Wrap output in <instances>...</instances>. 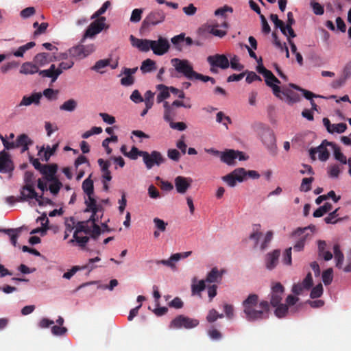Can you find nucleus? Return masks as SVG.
<instances>
[{"label": "nucleus", "mask_w": 351, "mask_h": 351, "mask_svg": "<svg viewBox=\"0 0 351 351\" xmlns=\"http://www.w3.org/2000/svg\"><path fill=\"white\" fill-rule=\"evenodd\" d=\"M244 317L250 322L266 318L269 313V304L265 300H260L256 294H250L243 300Z\"/></svg>", "instance_id": "f257e3e1"}, {"label": "nucleus", "mask_w": 351, "mask_h": 351, "mask_svg": "<svg viewBox=\"0 0 351 351\" xmlns=\"http://www.w3.org/2000/svg\"><path fill=\"white\" fill-rule=\"evenodd\" d=\"M101 234L100 228L95 223L94 219L77 223L72 239L68 243L84 247L89 240V237L97 238Z\"/></svg>", "instance_id": "f03ea898"}, {"label": "nucleus", "mask_w": 351, "mask_h": 351, "mask_svg": "<svg viewBox=\"0 0 351 351\" xmlns=\"http://www.w3.org/2000/svg\"><path fill=\"white\" fill-rule=\"evenodd\" d=\"M232 8L228 5H225L215 10V15L221 17L220 21H210L208 25V31L215 36L223 38L227 34L228 28V22L226 21V13L232 12Z\"/></svg>", "instance_id": "7ed1b4c3"}, {"label": "nucleus", "mask_w": 351, "mask_h": 351, "mask_svg": "<svg viewBox=\"0 0 351 351\" xmlns=\"http://www.w3.org/2000/svg\"><path fill=\"white\" fill-rule=\"evenodd\" d=\"M21 199L27 201L32 206L38 205L40 206L51 204V201L44 197L42 195H38L30 185L25 186L21 191Z\"/></svg>", "instance_id": "20e7f679"}, {"label": "nucleus", "mask_w": 351, "mask_h": 351, "mask_svg": "<svg viewBox=\"0 0 351 351\" xmlns=\"http://www.w3.org/2000/svg\"><path fill=\"white\" fill-rule=\"evenodd\" d=\"M256 69L259 73L263 75L266 84L272 88L274 95L280 99H282L281 90L278 86V84H280L279 80L270 71L265 69L263 64L257 65Z\"/></svg>", "instance_id": "39448f33"}, {"label": "nucleus", "mask_w": 351, "mask_h": 351, "mask_svg": "<svg viewBox=\"0 0 351 351\" xmlns=\"http://www.w3.org/2000/svg\"><path fill=\"white\" fill-rule=\"evenodd\" d=\"M298 298L291 295H288L286 300L287 304H279L276 306L275 315L282 318L289 313H295L301 306V304H297Z\"/></svg>", "instance_id": "423d86ee"}, {"label": "nucleus", "mask_w": 351, "mask_h": 351, "mask_svg": "<svg viewBox=\"0 0 351 351\" xmlns=\"http://www.w3.org/2000/svg\"><path fill=\"white\" fill-rule=\"evenodd\" d=\"M175 70L189 80H193L195 71L193 70L191 63L184 59L173 58L171 60Z\"/></svg>", "instance_id": "0eeeda50"}, {"label": "nucleus", "mask_w": 351, "mask_h": 351, "mask_svg": "<svg viewBox=\"0 0 351 351\" xmlns=\"http://www.w3.org/2000/svg\"><path fill=\"white\" fill-rule=\"evenodd\" d=\"M74 63L72 60H67L60 63L58 68L54 64H51L49 69L43 70L39 72V74L43 77H51L52 82H55L58 77L62 73L63 70H66L71 68Z\"/></svg>", "instance_id": "6e6552de"}, {"label": "nucleus", "mask_w": 351, "mask_h": 351, "mask_svg": "<svg viewBox=\"0 0 351 351\" xmlns=\"http://www.w3.org/2000/svg\"><path fill=\"white\" fill-rule=\"evenodd\" d=\"M85 204L86 208L85 212H90L92 213L89 219H94L95 222L98 220L99 217L102 215V204L100 201L97 200L95 198V195L93 196L85 197Z\"/></svg>", "instance_id": "1a4fd4ad"}, {"label": "nucleus", "mask_w": 351, "mask_h": 351, "mask_svg": "<svg viewBox=\"0 0 351 351\" xmlns=\"http://www.w3.org/2000/svg\"><path fill=\"white\" fill-rule=\"evenodd\" d=\"M245 169L242 167L237 168L231 173L222 177V180L229 186L234 187L237 183H241L245 181Z\"/></svg>", "instance_id": "9d476101"}, {"label": "nucleus", "mask_w": 351, "mask_h": 351, "mask_svg": "<svg viewBox=\"0 0 351 351\" xmlns=\"http://www.w3.org/2000/svg\"><path fill=\"white\" fill-rule=\"evenodd\" d=\"M220 158L223 162L228 165H234L237 159L240 161L246 160L247 157L242 152L228 149L221 152Z\"/></svg>", "instance_id": "9b49d317"}, {"label": "nucleus", "mask_w": 351, "mask_h": 351, "mask_svg": "<svg viewBox=\"0 0 351 351\" xmlns=\"http://www.w3.org/2000/svg\"><path fill=\"white\" fill-rule=\"evenodd\" d=\"M207 62L210 66V70L214 71L215 68L226 69L230 66L228 58L224 54H215L207 58Z\"/></svg>", "instance_id": "f8f14e48"}, {"label": "nucleus", "mask_w": 351, "mask_h": 351, "mask_svg": "<svg viewBox=\"0 0 351 351\" xmlns=\"http://www.w3.org/2000/svg\"><path fill=\"white\" fill-rule=\"evenodd\" d=\"M198 324L199 321L197 319L180 315L172 320L170 327L171 328H185L190 329L197 326Z\"/></svg>", "instance_id": "ddd939ff"}, {"label": "nucleus", "mask_w": 351, "mask_h": 351, "mask_svg": "<svg viewBox=\"0 0 351 351\" xmlns=\"http://www.w3.org/2000/svg\"><path fill=\"white\" fill-rule=\"evenodd\" d=\"M106 27H107L106 25V18L104 16L98 18L88 27L84 34V38H93Z\"/></svg>", "instance_id": "4468645a"}, {"label": "nucleus", "mask_w": 351, "mask_h": 351, "mask_svg": "<svg viewBox=\"0 0 351 351\" xmlns=\"http://www.w3.org/2000/svg\"><path fill=\"white\" fill-rule=\"evenodd\" d=\"M141 154L147 169H151L154 165L158 166L164 162V158L162 154L157 151H153L151 154L145 152V153H141Z\"/></svg>", "instance_id": "2eb2a0df"}, {"label": "nucleus", "mask_w": 351, "mask_h": 351, "mask_svg": "<svg viewBox=\"0 0 351 351\" xmlns=\"http://www.w3.org/2000/svg\"><path fill=\"white\" fill-rule=\"evenodd\" d=\"M283 293L284 287L280 282H274L271 283L270 303L273 306H276L280 303Z\"/></svg>", "instance_id": "dca6fc26"}, {"label": "nucleus", "mask_w": 351, "mask_h": 351, "mask_svg": "<svg viewBox=\"0 0 351 351\" xmlns=\"http://www.w3.org/2000/svg\"><path fill=\"white\" fill-rule=\"evenodd\" d=\"M169 47V40L162 36H159L157 40H152L151 49L153 51V53L157 56H162L166 53Z\"/></svg>", "instance_id": "f3484780"}, {"label": "nucleus", "mask_w": 351, "mask_h": 351, "mask_svg": "<svg viewBox=\"0 0 351 351\" xmlns=\"http://www.w3.org/2000/svg\"><path fill=\"white\" fill-rule=\"evenodd\" d=\"M315 231L316 227L314 225L304 228H298L292 233V237L295 239H300L306 242L311 239Z\"/></svg>", "instance_id": "a211bd4d"}, {"label": "nucleus", "mask_w": 351, "mask_h": 351, "mask_svg": "<svg viewBox=\"0 0 351 351\" xmlns=\"http://www.w3.org/2000/svg\"><path fill=\"white\" fill-rule=\"evenodd\" d=\"M193 180L190 177L178 176L174 179V184L176 191L180 194H184L191 187Z\"/></svg>", "instance_id": "6ab92c4d"}, {"label": "nucleus", "mask_w": 351, "mask_h": 351, "mask_svg": "<svg viewBox=\"0 0 351 351\" xmlns=\"http://www.w3.org/2000/svg\"><path fill=\"white\" fill-rule=\"evenodd\" d=\"M290 84L289 85H291ZM290 88L292 86H289V87L283 86L281 90V96L282 99L286 103L289 105H292L295 103H297L300 99V96L298 93L292 90ZM293 88H294L293 87Z\"/></svg>", "instance_id": "aec40b11"}, {"label": "nucleus", "mask_w": 351, "mask_h": 351, "mask_svg": "<svg viewBox=\"0 0 351 351\" xmlns=\"http://www.w3.org/2000/svg\"><path fill=\"white\" fill-rule=\"evenodd\" d=\"M327 141H324L319 146L314 149L311 150V158L315 160L317 158L320 160L325 161L329 157V152L326 148V146H330Z\"/></svg>", "instance_id": "412c9836"}, {"label": "nucleus", "mask_w": 351, "mask_h": 351, "mask_svg": "<svg viewBox=\"0 0 351 351\" xmlns=\"http://www.w3.org/2000/svg\"><path fill=\"white\" fill-rule=\"evenodd\" d=\"M165 14L162 11L157 10L150 12L145 19L143 23L147 25H155L163 22Z\"/></svg>", "instance_id": "4be33fe9"}, {"label": "nucleus", "mask_w": 351, "mask_h": 351, "mask_svg": "<svg viewBox=\"0 0 351 351\" xmlns=\"http://www.w3.org/2000/svg\"><path fill=\"white\" fill-rule=\"evenodd\" d=\"M130 40L132 45L143 52L149 51L152 47V40L140 39L131 35Z\"/></svg>", "instance_id": "5701e85b"}, {"label": "nucleus", "mask_w": 351, "mask_h": 351, "mask_svg": "<svg viewBox=\"0 0 351 351\" xmlns=\"http://www.w3.org/2000/svg\"><path fill=\"white\" fill-rule=\"evenodd\" d=\"M137 70V67L133 69L124 68L121 73V75H122L121 79V85L125 86L132 85L134 82V75L136 73Z\"/></svg>", "instance_id": "b1692460"}, {"label": "nucleus", "mask_w": 351, "mask_h": 351, "mask_svg": "<svg viewBox=\"0 0 351 351\" xmlns=\"http://www.w3.org/2000/svg\"><path fill=\"white\" fill-rule=\"evenodd\" d=\"M323 123L326 127L327 131L330 134H341L343 133L347 129V125L344 123H330L327 118L323 119Z\"/></svg>", "instance_id": "393cba45"}, {"label": "nucleus", "mask_w": 351, "mask_h": 351, "mask_svg": "<svg viewBox=\"0 0 351 351\" xmlns=\"http://www.w3.org/2000/svg\"><path fill=\"white\" fill-rule=\"evenodd\" d=\"M280 252L278 250H274L267 253L265 257V265L269 270L273 269L278 263V258Z\"/></svg>", "instance_id": "a878e982"}, {"label": "nucleus", "mask_w": 351, "mask_h": 351, "mask_svg": "<svg viewBox=\"0 0 351 351\" xmlns=\"http://www.w3.org/2000/svg\"><path fill=\"white\" fill-rule=\"evenodd\" d=\"M226 273L224 269H218L217 267H213L207 274L206 281L210 283L217 282L219 283L221 281L223 275Z\"/></svg>", "instance_id": "bb28decb"}, {"label": "nucleus", "mask_w": 351, "mask_h": 351, "mask_svg": "<svg viewBox=\"0 0 351 351\" xmlns=\"http://www.w3.org/2000/svg\"><path fill=\"white\" fill-rule=\"evenodd\" d=\"M13 168L9 154L5 152H0V171H9Z\"/></svg>", "instance_id": "cd10ccee"}, {"label": "nucleus", "mask_w": 351, "mask_h": 351, "mask_svg": "<svg viewBox=\"0 0 351 351\" xmlns=\"http://www.w3.org/2000/svg\"><path fill=\"white\" fill-rule=\"evenodd\" d=\"M158 94L156 97L157 103L164 102L165 99L170 97L171 87H168L163 84H158L156 86Z\"/></svg>", "instance_id": "c85d7f7f"}, {"label": "nucleus", "mask_w": 351, "mask_h": 351, "mask_svg": "<svg viewBox=\"0 0 351 351\" xmlns=\"http://www.w3.org/2000/svg\"><path fill=\"white\" fill-rule=\"evenodd\" d=\"M206 280H197L196 277H194L191 280V292L192 294L194 295H200V293L202 291L204 290L206 287Z\"/></svg>", "instance_id": "c756f323"}, {"label": "nucleus", "mask_w": 351, "mask_h": 351, "mask_svg": "<svg viewBox=\"0 0 351 351\" xmlns=\"http://www.w3.org/2000/svg\"><path fill=\"white\" fill-rule=\"evenodd\" d=\"M164 107V119L166 121H170L173 120V117L176 115L177 112L176 110V107L173 106L172 104H169L167 101L163 102Z\"/></svg>", "instance_id": "7c9ffc66"}, {"label": "nucleus", "mask_w": 351, "mask_h": 351, "mask_svg": "<svg viewBox=\"0 0 351 351\" xmlns=\"http://www.w3.org/2000/svg\"><path fill=\"white\" fill-rule=\"evenodd\" d=\"M42 97L41 93H36L30 96H24L19 104V106H29L32 104H38Z\"/></svg>", "instance_id": "2f4dec72"}, {"label": "nucleus", "mask_w": 351, "mask_h": 351, "mask_svg": "<svg viewBox=\"0 0 351 351\" xmlns=\"http://www.w3.org/2000/svg\"><path fill=\"white\" fill-rule=\"evenodd\" d=\"M32 143L30 138L24 134L19 135L16 140V147H21L22 152L27 151Z\"/></svg>", "instance_id": "473e14b6"}, {"label": "nucleus", "mask_w": 351, "mask_h": 351, "mask_svg": "<svg viewBox=\"0 0 351 351\" xmlns=\"http://www.w3.org/2000/svg\"><path fill=\"white\" fill-rule=\"evenodd\" d=\"M319 255L325 261H330L332 258V253L326 250V243L324 241L319 240L317 241Z\"/></svg>", "instance_id": "72a5a7b5"}, {"label": "nucleus", "mask_w": 351, "mask_h": 351, "mask_svg": "<svg viewBox=\"0 0 351 351\" xmlns=\"http://www.w3.org/2000/svg\"><path fill=\"white\" fill-rule=\"evenodd\" d=\"M77 223L74 218L71 217L66 219L65 221V230H64V239L66 240L69 239L71 234H73V232L75 230L77 226Z\"/></svg>", "instance_id": "f704fd0d"}, {"label": "nucleus", "mask_w": 351, "mask_h": 351, "mask_svg": "<svg viewBox=\"0 0 351 351\" xmlns=\"http://www.w3.org/2000/svg\"><path fill=\"white\" fill-rule=\"evenodd\" d=\"M179 261V259L176 254H173L170 256L168 259H162L156 262L157 265H162L171 269L172 270H176L177 266L176 263Z\"/></svg>", "instance_id": "c9c22d12"}, {"label": "nucleus", "mask_w": 351, "mask_h": 351, "mask_svg": "<svg viewBox=\"0 0 351 351\" xmlns=\"http://www.w3.org/2000/svg\"><path fill=\"white\" fill-rule=\"evenodd\" d=\"M38 72V66L29 62L23 63L20 69V73L25 75H32Z\"/></svg>", "instance_id": "e433bc0d"}, {"label": "nucleus", "mask_w": 351, "mask_h": 351, "mask_svg": "<svg viewBox=\"0 0 351 351\" xmlns=\"http://www.w3.org/2000/svg\"><path fill=\"white\" fill-rule=\"evenodd\" d=\"M274 237V232L272 230L267 231L263 237V239L260 241L258 247L261 251H264L269 246V243L271 241Z\"/></svg>", "instance_id": "4c0bfd02"}, {"label": "nucleus", "mask_w": 351, "mask_h": 351, "mask_svg": "<svg viewBox=\"0 0 351 351\" xmlns=\"http://www.w3.org/2000/svg\"><path fill=\"white\" fill-rule=\"evenodd\" d=\"M261 236V225L259 223L254 224L252 226V231L250 234V239L254 241L255 247L258 245Z\"/></svg>", "instance_id": "58836bf2"}, {"label": "nucleus", "mask_w": 351, "mask_h": 351, "mask_svg": "<svg viewBox=\"0 0 351 351\" xmlns=\"http://www.w3.org/2000/svg\"><path fill=\"white\" fill-rule=\"evenodd\" d=\"M140 69L143 73L154 71L156 70V62L152 59L147 58L142 62Z\"/></svg>", "instance_id": "ea45409f"}, {"label": "nucleus", "mask_w": 351, "mask_h": 351, "mask_svg": "<svg viewBox=\"0 0 351 351\" xmlns=\"http://www.w3.org/2000/svg\"><path fill=\"white\" fill-rule=\"evenodd\" d=\"M290 86L293 87L294 89H296V90H300L302 93H303L304 97L311 101V104L312 108L315 110H317V105L315 103V101L313 100V98L317 97H318L317 95L313 94V93H311L308 90L300 88V87H298V86H296L295 84H291Z\"/></svg>", "instance_id": "a19ab883"}, {"label": "nucleus", "mask_w": 351, "mask_h": 351, "mask_svg": "<svg viewBox=\"0 0 351 351\" xmlns=\"http://www.w3.org/2000/svg\"><path fill=\"white\" fill-rule=\"evenodd\" d=\"M332 149L334 151V156L336 160H339L340 162H341L343 165H346L348 163V160L346 156L341 152L340 149L337 147L335 144L332 143H327Z\"/></svg>", "instance_id": "79ce46f5"}, {"label": "nucleus", "mask_w": 351, "mask_h": 351, "mask_svg": "<svg viewBox=\"0 0 351 351\" xmlns=\"http://www.w3.org/2000/svg\"><path fill=\"white\" fill-rule=\"evenodd\" d=\"M82 189L86 194V197L94 195L93 182L90 179V176L86 178L82 183Z\"/></svg>", "instance_id": "37998d69"}, {"label": "nucleus", "mask_w": 351, "mask_h": 351, "mask_svg": "<svg viewBox=\"0 0 351 351\" xmlns=\"http://www.w3.org/2000/svg\"><path fill=\"white\" fill-rule=\"evenodd\" d=\"M57 145L53 146L52 148L48 146L47 148H42L38 152V156L43 160L47 161L49 158L53 154Z\"/></svg>", "instance_id": "c03bdc74"}, {"label": "nucleus", "mask_w": 351, "mask_h": 351, "mask_svg": "<svg viewBox=\"0 0 351 351\" xmlns=\"http://www.w3.org/2000/svg\"><path fill=\"white\" fill-rule=\"evenodd\" d=\"M77 106V102L73 99H70L65 101L60 106V110L66 112H73L76 109Z\"/></svg>", "instance_id": "a18cd8bd"}, {"label": "nucleus", "mask_w": 351, "mask_h": 351, "mask_svg": "<svg viewBox=\"0 0 351 351\" xmlns=\"http://www.w3.org/2000/svg\"><path fill=\"white\" fill-rule=\"evenodd\" d=\"M216 121L222 124L227 130L228 129V125L232 123L231 119L221 111L217 113Z\"/></svg>", "instance_id": "49530a36"}, {"label": "nucleus", "mask_w": 351, "mask_h": 351, "mask_svg": "<svg viewBox=\"0 0 351 351\" xmlns=\"http://www.w3.org/2000/svg\"><path fill=\"white\" fill-rule=\"evenodd\" d=\"M34 62L38 66V69L43 66L49 62V54L46 53H39L35 56Z\"/></svg>", "instance_id": "de8ad7c7"}, {"label": "nucleus", "mask_w": 351, "mask_h": 351, "mask_svg": "<svg viewBox=\"0 0 351 351\" xmlns=\"http://www.w3.org/2000/svg\"><path fill=\"white\" fill-rule=\"evenodd\" d=\"M47 180L49 181V189L50 192L53 195L58 194L62 186V183L56 178Z\"/></svg>", "instance_id": "09e8293b"}, {"label": "nucleus", "mask_w": 351, "mask_h": 351, "mask_svg": "<svg viewBox=\"0 0 351 351\" xmlns=\"http://www.w3.org/2000/svg\"><path fill=\"white\" fill-rule=\"evenodd\" d=\"M333 252L335 260L336 262V266L339 268H341L343 263V254L340 251L339 246L337 245H334Z\"/></svg>", "instance_id": "8fccbe9b"}, {"label": "nucleus", "mask_w": 351, "mask_h": 351, "mask_svg": "<svg viewBox=\"0 0 351 351\" xmlns=\"http://www.w3.org/2000/svg\"><path fill=\"white\" fill-rule=\"evenodd\" d=\"M332 210V204L326 202L322 206H320L313 213L314 217H322L324 214L330 212Z\"/></svg>", "instance_id": "3c124183"}, {"label": "nucleus", "mask_w": 351, "mask_h": 351, "mask_svg": "<svg viewBox=\"0 0 351 351\" xmlns=\"http://www.w3.org/2000/svg\"><path fill=\"white\" fill-rule=\"evenodd\" d=\"M35 45L34 42H29L23 46H21L16 51L13 52V55L16 57H22L25 51L34 47Z\"/></svg>", "instance_id": "603ef678"}, {"label": "nucleus", "mask_w": 351, "mask_h": 351, "mask_svg": "<svg viewBox=\"0 0 351 351\" xmlns=\"http://www.w3.org/2000/svg\"><path fill=\"white\" fill-rule=\"evenodd\" d=\"M229 63L231 68L234 70L241 71L243 69V66L240 63L239 57L236 55L230 56Z\"/></svg>", "instance_id": "864d4df0"}, {"label": "nucleus", "mask_w": 351, "mask_h": 351, "mask_svg": "<svg viewBox=\"0 0 351 351\" xmlns=\"http://www.w3.org/2000/svg\"><path fill=\"white\" fill-rule=\"evenodd\" d=\"M56 171V168L54 166H45L42 169V173L45 174L47 180H51L54 178V174Z\"/></svg>", "instance_id": "5fc2aeb1"}, {"label": "nucleus", "mask_w": 351, "mask_h": 351, "mask_svg": "<svg viewBox=\"0 0 351 351\" xmlns=\"http://www.w3.org/2000/svg\"><path fill=\"white\" fill-rule=\"evenodd\" d=\"M280 29L282 33L288 38V40L291 38H295L296 36L290 24L286 25L283 24Z\"/></svg>", "instance_id": "6e6d98bb"}, {"label": "nucleus", "mask_w": 351, "mask_h": 351, "mask_svg": "<svg viewBox=\"0 0 351 351\" xmlns=\"http://www.w3.org/2000/svg\"><path fill=\"white\" fill-rule=\"evenodd\" d=\"M153 222H154V227L156 229H157L160 231H162V232L166 231L167 227L168 226L167 222H166L164 220H162L160 218H158V217L154 218Z\"/></svg>", "instance_id": "4d7b16f0"}, {"label": "nucleus", "mask_w": 351, "mask_h": 351, "mask_svg": "<svg viewBox=\"0 0 351 351\" xmlns=\"http://www.w3.org/2000/svg\"><path fill=\"white\" fill-rule=\"evenodd\" d=\"M333 278V270L332 268L327 269L322 274V280L327 285L332 282Z\"/></svg>", "instance_id": "13d9d810"}, {"label": "nucleus", "mask_w": 351, "mask_h": 351, "mask_svg": "<svg viewBox=\"0 0 351 351\" xmlns=\"http://www.w3.org/2000/svg\"><path fill=\"white\" fill-rule=\"evenodd\" d=\"M176 108L183 107L184 108H191L192 105L189 98H185L184 100H175L172 103Z\"/></svg>", "instance_id": "bf43d9fd"}, {"label": "nucleus", "mask_w": 351, "mask_h": 351, "mask_svg": "<svg viewBox=\"0 0 351 351\" xmlns=\"http://www.w3.org/2000/svg\"><path fill=\"white\" fill-rule=\"evenodd\" d=\"M313 181V177L303 178L300 187V191L303 192H307L310 191Z\"/></svg>", "instance_id": "052dcab7"}, {"label": "nucleus", "mask_w": 351, "mask_h": 351, "mask_svg": "<svg viewBox=\"0 0 351 351\" xmlns=\"http://www.w3.org/2000/svg\"><path fill=\"white\" fill-rule=\"evenodd\" d=\"M109 62L110 61L108 60H100L95 63L93 69L102 73H104L103 69L106 67L109 64Z\"/></svg>", "instance_id": "680f3d73"}, {"label": "nucleus", "mask_w": 351, "mask_h": 351, "mask_svg": "<svg viewBox=\"0 0 351 351\" xmlns=\"http://www.w3.org/2000/svg\"><path fill=\"white\" fill-rule=\"evenodd\" d=\"M102 132V128L101 127H93L90 130L86 131L82 135L83 138H88L94 134H99Z\"/></svg>", "instance_id": "e2e57ef3"}, {"label": "nucleus", "mask_w": 351, "mask_h": 351, "mask_svg": "<svg viewBox=\"0 0 351 351\" xmlns=\"http://www.w3.org/2000/svg\"><path fill=\"white\" fill-rule=\"evenodd\" d=\"M154 95V93L151 90H147L145 93V99H143V101L145 102V107H147V108H151L153 106Z\"/></svg>", "instance_id": "0e129e2a"}, {"label": "nucleus", "mask_w": 351, "mask_h": 351, "mask_svg": "<svg viewBox=\"0 0 351 351\" xmlns=\"http://www.w3.org/2000/svg\"><path fill=\"white\" fill-rule=\"evenodd\" d=\"M311 6L316 15H322L324 12V6L315 1H311Z\"/></svg>", "instance_id": "69168bd1"}, {"label": "nucleus", "mask_w": 351, "mask_h": 351, "mask_svg": "<svg viewBox=\"0 0 351 351\" xmlns=\"http://www.w3.org/2000/svg\"><path fill=\"white\" fill-rule=\"evenodd\" d=\"M110 6V2L109 1H106L102 6L95 12L91 16V19H95L98 18L99 16L102 15L106 12L107 9Z\"/></svg>", "instance_id": "338daca9"}, {"label": "nucleus", "mask_w": 351, "mask_h": 351, "mask_svg": "<svg viewBox=\"0 0 351 351\" xmlns=\"http://www.w3.org/2000/svg\"><path fill=\"white\" fill-rule=\"evenodd\" d=\"M182 11L186 16H191L196 14L197 8L193 3H189L182 8Z\"/></svg>", "instance_id": "774afa93"}]
</instances>
